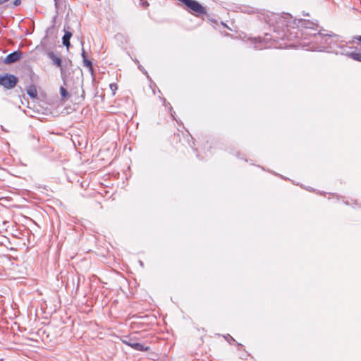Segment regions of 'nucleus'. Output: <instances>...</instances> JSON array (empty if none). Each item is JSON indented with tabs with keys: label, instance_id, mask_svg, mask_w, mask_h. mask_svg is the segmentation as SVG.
I'll list each match as a JSON object with an SVG mask.
<instances>
[{
	"label": "nucleus",
	"instance_id": "19",
	"mask_svg": "<svg viewBox=\"0 0 361 361\" xmlns=\"http://www.w3.org/2000/svg\"><path fill=\"white\" fill-rule=\"evenodd\" d=\"M228 336L231 338V341H235L234 338H232L230 335H228Z\"/></svg>",
	"mask_w": 361,
	"mask_h": 361
},
{
	"label": "nucleus",
	"instance_id": "14",
	"mask_svg": "<svg viewBox=\"0 0 361 361\" xmlns=\"http://www.w3.org/2000/svg\"><path fill=\"white\" fill-rule=\"evenodd\" d=\"M20 3H21L20 0H14L13 4L14 6H18L20 4Z\"/></svg>",
	"mask_w": 361,
	"mask_h": 361
},
{
	"label": "nucleus",
	"instance_id": "6",
	"mask_svg": "<svg viewBox=\"0 0 361 361\" xmlns=\"http://www.w3.org/2000/svg\"><path fill=\"white\" fill-rule=\"evenodd\" d=\"M71 37H72V33L69 31H67L65 32V34L62 38V43L65 47H67V49H68L71 45L70 39Z\"/></svg>",
	"mask_w": 361,
	"mask_h": 361
},
{
	"label": "nucleus",
	"instance_id": "16",
	"mask_svg": "<svg viewBox=\"0 0 361 361\" xmlns=\"http://www.w3.org/2000/svg\"><path fill=\"white\" fill-rule=\"evenodd\" d=\"M139 69L142 71L145 74H147V72L141 66H139Z\"/></svg>",
	"mask_w": 361,
	"mask_h": 361
},
{
	"label": "nucleus",
	"instance_id": "15",
	"mask_svg": "<svg viewBox=\"0 0 361 361\" xmlns=\"http://www.w3.org/2000/svg\"><path fill=\"white\" fill-rule=\"evenodd\" d=\"M82 59L84 60L85 59H87V56H86V54H85V51L84 50V49L82 48Z\"/></svg>",
	"mask_w": 361,
	"mask_h": 361
},
{
	"label": "nucleus",
	"instance_id": "20",
	"mask_svg": "<svg viewBox=\"0 0 361 361\" xmlns=\"http://www.w3.org/2000/svg\"><path fill=\"white\" fill-rule=\"evenodd\" d=\"M54 1H55V6H56V7H57V6H57V0H54Z\"/></svg>",
	"mask_w": 361,
	"mask_h": 361
},
{
	"label": "nucleus",
	"instance_id": "2",
	"mask_svg": "<svg viewBox=\"0 0 361 361\" xmlns=\"http://www.w3.org/2000/svg\"><path fill=\"white\" fill-rule=\"evenodd\" d=\"M18 79L12 74L0 75V85L7 90L13 89L17 84Z\"/></svg>",
	"mask_w": 361,
	"mask_h": 361
},
{
	"label": "nucleus",
	"instance_id": "13",
	"mask_svg": "<svg viewBox=\"0 0 361 361\" xmlns=\"http://www.w3.org/2000/svg\"><path fill=\"white\" fill-rule=\"evenodd\" d=\"M139 4L142 5L143 7H147L149 6V3L146 0H139Z\"/></svg>",
	"mask_w": 361,
	"mask_h": 361
},
{
	"label": "nucleus",
	"instance_id": "1",
	"mask_svg": "<svg viewBox=\"0 0 361 361\" xmlns=\"http://www.w3.org/2000/svg\"><path fill=\"white\" fill-rule=\"evenodd\" d=\"M267 23L274 27V35L266 34L264 37H259L255 39V47L257 49H267L271 47L269 44V41L274 39V41L279 39L287 37V32L289 28H294L295 26H301L305 29L314 30L317 27V24L309 20L295 19L289 13H271L267 20Z\"/></svg>",
	"mask_w": 361,
	"mask_h": 361
},
{
	"label": "nucleus",
	"instance_id": "17",
	"mask_svg": "<svg viewBox=\"0 0 361 361\" xmlns=\"http://www.w3.org/2000/svg\"><path fill=\"white\" fill-rule=\"evenodd\" d=\"M123 343L127 345H128V339H123Z\"/></svg>",
	"mask_w": 361,
	"mask_h": 361
},
{
	"label": "nucleus",
	"instance_id": "12",
	"mask_svg": "<svg viewBox=\"0 0 361 361\" xmlns=\"http://www.w3.org/2000/svg\"><path fill=\"white\" fill-rule=\"evenodd\" d=\"M109 87H110L111 90V91H112V92H113V94H115L116 90H117V88H118V87H117L116 84H115V83H111V84H110Z\"/></svg>",
	"mask_w": 361,
	"mask_h": 361
},
{
	"label": "nucleus",
	"instance_id": "9",
	"mask_svg": "<svg viewBox=\"0 0 361 361\" xmlns=\"http://www.w3.org/2000/svg\"><path fill=\"white\" fill-rule=\"evenodd\" d=\"M83 64H84V66L87 67L89 68V70L92 72L93 71V68H92V62L87 59H85L83 60Z\"/></svg>",
	"mask_w": 361,
	"mask_h": 361
},
{
	"label": "nucleus",
	"instance_id": "4",
	"mask_svg": "<svg viewBox=\"0 0 361 361\" xmlns=\"http://www.w3.org/2000/svg\"><path fill=\"white\" fill-rule=\"evenodd\" d=\"M128 346H130L137 351H147L149 349V346H145L143 344L137 342L133 338H128Z\"/></svg>",
	"mask_w": 361,
	"mask_h": 361
},
{
	"label": "nucleus",
	"instance_id": "3",
	"mask_svg": "<svg viewBox=\"0 0 361 361\" xmlns=\"http://www.w3.org/2000/svg\"><path fill=\"white\" fill-rule=\"evenodd\" d=\"M22 52L19 50L13 51L6 56V58L4 59V63L6 64H11L16 63L22 58Z\"/></svg>",
	"mask_w": 361,
	"mask_h": 361
},
{
	"label": "nucleus",
	"instance_id": "18",
	"mask_svg": "<svg viewBox=\"0 0 361 361\" xmlns=\"http://www.w3.org/2000/svg\"><path fill=\"white\" fill-rule=\"evenodd\" d=\"M355 39L360 42H361V35L355 37Z\"/></svg>",
	"mask_w": 361,
	"mask_h": 361
},
{
	"label": "nucleus",
	"instance_id": "11",
	"mask_svg": "<svg viewBox=\"0 0 361 361\" xmlns=\"http://www.w3.org/2000/svg\"><path fill=\"white\" fill-rule=\"evenodd\" d=\"M60 93L63 97H66L68 95V91L63 87L60 88Z\"/></svg>",
	"mask_w": 361,
	"mask_h": 361
},
{
	"label": "nucleus",
	"instance_id": "10",
	"mask_svg": "<svg viewBox=\"0 0 361 361\" xmlns=\"http://www.w3.org/2000/svg\"><path fill=\"white\" fill-rule=\"evenodd\" d=\"M163 100H164V105L165 106H169L171 115L173 118H174L175 111H173L172 106L170 105V104L169 102H166V100L165 99H164Z\"/></svg>",
	"mask_w": 361,
	"mask_h": 361
},
{
	"label": "nucleus",
	"instance_id": "8",
	"mask_svg": "<svg viewBox=\"0 0 361 361\" xmlns=\"http://www.w3.org/2000/svg\"><path fill=\"white\" fill-rule=\"evenodd\" d=\"M348 56L355 61L361 62V52H350L348 54Z\"/></svg>",
	"mask_w": 361,
	"mask_h": 361
},
{
	"label": "nucleus",
	"instance_id": "5",
	"mask_svg": "<svg viewBox=\"0 0 361 361\" xmlns=\"http://www.w3.org/2000/svg\"><path fill=\"white\" fill-rule=\"evenodd\" d=\"M48 57L52 61L53 63L60 68L61 73H63L64 68L62 66V60L60 57L55 55L52 51L48 53Z\"/></svg>",
	"mask_w": 361,
	"mask_h": 361
},
{
	"label": "nucleus",
	"instance_id": "7",
	"mask_svg": "<svg viewBox=\"0 0 361 361\" xmlns=\"http://www.w3.org/2000/svg\"><path fill=\"white\" fill-rule=\"evenodd\" d=\"M27 93L31 98H35L37 95V90L35 85H30L27 89Z\"/></svg>",
	"mask_w": 361,
	"mask_h": 361
}]
</instances>
